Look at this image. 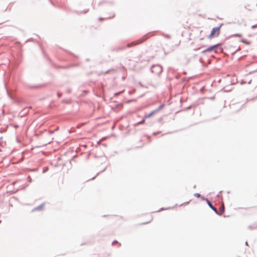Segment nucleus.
Here are the masks:
<instances>
[{
  "instance_id": "nucleus-8",
  "label": "nucleus",
  "mask_w": 257,
  "mask_h": 257,
  "mask_svg": "<svg viewBox=\"0 0 257 257\" xmlns=\"http://www.w3.org/2000/svg\"><path fill=\"white\" fill-rule=\"evenodd\" d=\"M194 196H195V197H196L199 198V197H200V196H201V195H200V194H199V193H195V194H194Z\"/></svg>"
},
{
  "instance_id": "nucleus-5",
  "label": "nucleus",
  "mask_w": 257,
  "mask_h": 257,
  "mask_svg": "<svg viewBox=\"0 0 257 257\" xmlns=\"http://www.w3.org/2000/svg\"><path fill=\"white\" fill-rule=\"evenodd\" d=\"M207 203L208 204V205L209 206V207L216 213H218V211L217 210V209L214 207L212 205V204L211 203V202L207 200Z\"/></svg>"
},
{
  "instance_id": "nucleus-10",
  "label": "nucleus",
  "mask_w": 257,
  "mask_h": 257,
  "mask_svg": "<svg viewBox=\"0 0 257 257\" xmlns=\"http://www.w3.org/2000/svg\"><path fill=\"white\" fill-rule=\"evenodd\" d=\"M256 27H257V25H254V26H252V28H256Z\"/></svg>"
},
{
  "instance_id": "nucleus-6",
  "label": "nucleus",
  "mask_w": 257,
  "mask_h": 257,
  "mask_svg": "<svg viewBox=\"0 0 257 257\" xmlns=\"http://www.w3.org/2000/svg\"><path fill=\"white\" fill-rule=\"evenodd\" d=\"M160 109L159 108L158 110H154V111H152L150 113L148 114H146L145 115V119H146L147 118H149L151 116H152L156 111H157L158 110H159Z\"/></svg>"
},
{
  "instance_id": "nucleus-3",
  "label": "nucleus",
  "mask_w": 257,
  "mask_h": 257,
  "mask_svg": "<svg viewBox=\"0 0 257 257\" xmlns=\"http://www.w3.org/2000/svg\"><path fill=\"white\" fill-rule=\"evenodd\" d=\"M162 70L161 65H152L151 71L153 73L159 74Z\"/></svg>"
},
{
  "instance_id": "nucleus-7",
  "label": "nucleus",
  "mask_w": 257,
  "mask_h": 257,
  "mask_svg": "<svg viewBox=\"0 0 257 257\" xmlns=\"http://www.w3.org/2000/svg\"><path fill=\"white\" fill-rule=\"evenodd\" d=\"M243 43H244L245 44H246V45H249L250 44V42H246L244 40H242L241 41Z\"/></svg>"
},
{
  "instance_id": "nucleus-12",
  "label": "nucleus",
  "mask_w": 257,
  "mask_h": 257,
  "mask_svg": "<svg viewBox=\"0 0 257 257\" xmlns=\"http://www.w3.org/2000/svg\"><path fill=\"white\" fill-rule=\"evenodd\" d=\"M237 36H238V37H240L241 35H237Z\"/></svg>"
},
{
  "instance_id": "nucleus-1",
  "label": "nucleus",
  "mask_w": 257,
  "mask_h": 257,
  "mask_svg": "<svg viewBox=\"0 0 257 257\" xmlns=\"http://www.w3.org/2000/svg\"><path fill=\"white\" fill-rule=\"evenodd\" d=\"M221 27L220 25L219 27L213 28L208 38L211 39L214 37H218L220 34Z\"/></svg>"
},
{
  "instance_id": "nucleus-2",
  "label": "nucleus",
  "mask_w": 257,
  "mask_h": 257,
  "mask_svg": "<svg viewBox=\"0 0 257 257\" xmlns=\"http://www.w3.org/2000/svg\"><path fill=\"white\" fill-rule=\"evenodd\" d=\"M220 44H218L215 45H213L212 46L210 47L209 48H207L206 50H205L203 51V53L207 52H210V51H214L215 52H217V50L218 49H220V51H221V49L220 48L221 46Z\"/></svg>"
},
{
  "instance_id": "nucleus-11",
  "label": "nucleus",
  "mask_w": 257,
  "mask_h": 257,
  "mask_svg": "<svg viewBox=\"0 0 257 257\" xmlns=\"http://www.w3.org/2000/svg\"><path fill=\"white\" fill-rule=\"evenodd\" d=\"M151 220H152V218L148 222H146V223L150 222L151 221Z\"/></svg>"
},
{
  "instance_id": "nucleus-9",
  "label": "nucleus",
  "mask_w": 257,
  "mask_h": 257,
  "mask_svg": "<svg viewBox=\"0 0 257 257\" xmlns=\"http://www.w3.org/2000/svg\"><path fill=\"white\" fill-rule=\"evenodd\" d=\"M145 119H145V117H144V119H143V120H142V121H141L140 123H143L145 122Z\"/></svg>"
},
{
  "instance_id": "nucleus-4",
  "label": "nucleus",
  "mask_w": 257,
  "mask_h": 257,
  "mask_svg": "<svg viewBox=\"0 0 257 257\" xmlns=\"http://www.w3.org/2000/svg\"><path fill=\"white\" fill-rule=\"evenodd\" d=\"M224 212V204L222 203L221 207L219 209V211H218V213H216L218 215H221Z\"/></svg>"
}]
</instances>
